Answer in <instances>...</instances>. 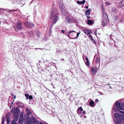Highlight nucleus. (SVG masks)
<instances>
[{"label":"nucleus","mask_w":124,"mask_h":124,"mask_svg":"<svg viewBox=\"0 0 124 124\" xmlns=\"http://www.w3.org/2000/svg\"><path fill=\"white\" fill-rule=\"evenodd\" d=\"M105 4H106L108 5H110V3H109L108 2H106V3H105Z\"/></svg>","instance_id":"58836bf2"},{"label":"nucleus","mask_w":124,"mask_h":124,"mask_svg":"<svg viewBox=\"0 0 124 124\" xmlns=\"http://www.w3.org/2000/svg\"><path fill=\"white\" fill-rule=\"evenodd\" d=\"M98 101V100L97 99H96L95 100V102H97Z\"/></svg>","instance_id":"79ce46f5"},{"label":"nucleus","mask_w":124,"mask_h":124,"mask_svg":"<svg viewBox=\"0 0 124 124\" xmlns=\"http://www.w3.org/2000/svg\"><path fill=\"white\" fill-rule=\"evenodd\" d=\"M87 22L88 24H92L93 23V21L91 20H88Z\"/></svg>","instance_id":"a878e982"},{"label":"nucleus","mask_w":124,"mask_h":124,"mask_svg":"<svg viewBox=\"0 0 124 124\" xmlns=\"http://www.w3.org/2000/svg\"><path fill=\"white\" fill-rule=\"evenodd\" d=\"M66 20L69 23H72L74 21V19L73 18H70L69 16L67 17Z\"/></svg>","instance_id":"6e6552de"},{"label":"nucleus","mask_w":124,"mask_h":124,"mask_svg":"<svg viewBox=\"0 0 124 124\" xmlns=\"http://www.w3.org/2000/svg\"><path fill=\"white\" fill-rule=\"evenodd\" d=\"M85 0H83L82 1H78L77 3L79 4H82L85 3Z\"/></svg>","instance_id":"4be33fe9"},{"label":"nucleus","mask_w":124,"mask_h":124,"mask_svg":"<svg viewBox=\"0 0 124 124\" xmlns=\"http://www.w3.org/2000/svg\"><path fill=\"white\" fill-rule=\"evenodd\" d=\"M103 20L102 21V25L103 26H104L107 25V23L108 19H103Z\"/></svg>","instance_id":"f8f14e48"},{"label":"nucleus","mask_w":124,"mask_h":124,"mask_svg":"<svg viewBox=\"0 0 124 124\" xmlns=\"http://www.w3.org/2000/svg\"><path fill=\"white\" fill-rule=\"evenodd\" d=\"M109 87L110 88H111V86H109Z\"/></svg>","instance_id":"603ef678"},{"label":"nucleus","mask_w":124,"mask_h":124,"mask_svg":"<svg viewBox=\"0 0 124 124\" xmlns=\"http://www.w3.org/2000/svg\"><path fill=\"white\" fill-rule=\"evenodd\" d=\"M25 111L26 112H28L29 111V109L28 108H26L25 109Z\"/></svg>","instance_id":"a19ab883"},{"label":"nucleus","mask_w":124,"mask_h":124,"mask_svg":"<svg viewBox=\"0 0 124 124\" xmlns=\"http://www.w3.org/2000/svg\"><path fill=\"white\" fill-rule=\"evenodd\" d=\"M40 32H39L38 31L37 32L36 34L38 37H39L40 35Z\"/></svg>","instance_id":"72a5a7b5"},{"label":"nucleus","mask_w":124,"mask_h":124,"mask_svg":"<svg viewBox=\"0 0 124 124\" xmlns=\"http://www.w3.org/2000/svg\"><path fill=\"white\" fill-rule=\"evenodd\" d=\"M96 66L98 65L99 67L100 65V60L98 57L96 56L95 61Z\"/></svg>","instance_id":"9b49d317"},{"label":"nucleus","mask_w":124,"mask_h":124,"mask_svg":"<svg viewBox=\"0 0 124 124\" xmlns=\"http://www.w3.org/2000/svg\"><path fill=\"white\" fill-rule=\"evenodd\" d=\"M5 121V120L4 119V117H3L2 118V119L1 124H4Z\"/></svg>","instance_id":"f704fd0d"},{"label":"nucleus","mask_w":124,"mask_h":124,"mask_svg":"<svg viewBox=\"0 0 124 124\" xmlns=\"http://www.w3.org/2000/svg\"><path fill=\"white\" fill-rule=\"evenodd\" d=\"M32 97L31 95L29 96L28 98H27L26 99H30V100H31L32 99Z\"/></svg>","instance_id":"c756f323"},{"label":"nucleus","mask_w":124,"mask_h":124,"mask_svg":"<svg viewBox=\"0 0 124 124\" xmlns=\"http://www.w3.org/2000/svg\"><path fill=\"white\" fill-rule=\"evenodd\" d=\"M31 33H32V35L31 36V37L33 35V34H32V32H31Z\"/></svg>","instance_id":"49530a36"},{"label":"nucleus","mask_w":124,"mask_h":124,"mask_svg":"<svg viewBox=\"0 0 124 124\" xmlns=\"http://www.w3.org/2000/svg\"><path fill=\"white\" fill-rule=\"evenodd\" d=\"M80 33V32L77 33V37H75L74 38H73V39H77L79 36V35Z\"/></svg>","instance_id":"c85d7f7f"},{"label":"nucleus","mask_w":124,"mask_h":124,"mask_svg":"<svg viewBox=\"0 0 124 124\" xmlns=\"http://www.w3.org/2000/svg\"><path fill=\"white\" fill-rule=\"evenodd\" d=\"M94 33H95V35H96L97 34H96V33H97V31H95V32H94Z\"/></svg>","instance_id":"a18cd8bd"},{"label":"nucleus","mask_w":124,"mask_h":124,"mask_svg":"<svg viewBox=\"0 0 124 124\" xmlns=\"http://www.w3.org/2000/svg\"><path fill=\"white\" fill-rule=\"evenodd\" d=\"M73 32H76L75 31L73 30L69 31V32H68V34H67V36L68 37L70 38L71 39H73V38H71L70 36V33Z\"/></svg>","instance_id":"dca6fc26"},{"label":"nucleus","mask_w":124,"mask_h":124,"mask_svg":"<svg viewBox=\"0 0 124 124\" xmlns=\"http://www.w3.org/2000/svg\"><path fill=\"white\" fill-rule=\"evenodd\" d=\"M17 104L19 107L22 108L23 107L24 105L23 103H17Z\"/></svg>","instance_id":"393cba45"},{"label":"nucleus","mask_w":124,"mask_h":124,"mask_svg":"<svg viewBox=\"0 0 124 124\" xmlns=\"http://www.w3.org/2000/svg\"><path fill=\"white\" fill-rule=\"evenodd\" d=\"M124 1L123 0L122 1L119 3L118 5V6L121 8L123 6H124Z\"/></svg>","instance_id":"412c9836"},{"label":"nucleus","mask_w":124,"mask_h":124,"mask_svg":"<svg viewBox=\"0 0 124 124\" xmlns=\"http://www.w3.org/2000/svg\"><path fill=\"white\" fill-rule=\"evenodd\" d=\"M15 2H14V3H16L15 2H16V0H15Z\"/></svg>","instance_id":"5fc2aeb1"},{"label":"nucleus","mask_w":124,"mask_h":124,"mask_svg":"<svg viewBox=\"0 0 124 124\" xmlns=\"http://www.w3.org/2000/svg\"><path fill=\"white\" fill-rule=\"evenodd\" d=\"M17 10H8L7 11H6V10H5L4 11L5 12H6L7 13H5V14L6 15H8V13H10L11 12H13L14 11H17Z\"/></svg>","instance_id":"6ab92c4d"},{"label":"nucleus","mask_w":124,"mask_h":124,"mask_svg":"<svg viewBox=\"0 0 124 124\" xmlns=\"http://www.w3.org/2000/svg\"><path fill=\"white\" fill-rule=\"evenodd\" d=\"M117 10L114 8H112L111 10V12L113 14H116L117 13Z\"/></svg>","instance_id":"2eb2a0df"},{"label":"nucleus","mask_w":124,"mask_h":124,"mask_svg":"<svg viewBox=\"0 0 124 124\" xmlns=\"http://www.w3.org/2000/svg\"><path fill=\"white\" fill-rule=\"evenodd\" d=\"M27 24L28 25V26L30 27H32L34 26L33 24H32L29 22H28L27 23Z\"/></svg>","instance_id":"5701e85b"},{"label":"nucleus","mask_w":124,"mask_h":124,"mask_svg":"<svg viewBox=\"0 0 124 124\" xmlns=\"http://www.w3.org/2000/svg\"><path fill=\"white\" fill-rule=\"evenodd\" d=\"M25 96L27 98H28L29 96V95L27 94H25Z\"/></svg>","instance_id":"e433bc0d"},{"label":"nucleus","mask_w":124,"mask_h":124,"mask_svg":"<svg viewBox=\"0 0 124 124\" xmlns=\"http://www.w3.org/2000/svg\"><path fill=\"white\" fill-rule=\"evenodd\" d=\"M123 1H124V0H123Z\"/></svg>","instance_id":"4d7b16f0"},{"label":"nucleus","mask_w":124,"mask_h":124,"mask_svg":"<svg viewBox=\"0 0 124 124\" xmlns=\"http://www.w3.org/2000/svg\"><path fill=\"white\" fill-rule=\"evenodd\" d=\"M59 7L62 13L64 14L65 13V10L64 9V7L62 4V1L59 2Z\"/></svg>","instance_id":"423d86ee"},{"label":"nucleus","mask_w":124,"mask_h":124,"mask_svg":"<svg viewBox=\"0 0 124 124\" xmlns=\"http://www.w3.org/2000/svg\"><path fill=\"white\" fill-rule=\"evenodd\" d=\"M11 103H12V104H13V102H12Z\"/></svg>","instance_id":"864d4df0"},{"label":"nucleus","mask_w":124,"mask_h":124,"mask_svg":"<svg viewBox=\"0 0 124 124\" xmlns=\"http://www.w3.org/2000/svg\"><path fill=\"white\" fill-rule=\"evenodd\" d=\"M12 124H17L14 120H12L11 121Z\"/></svg>","instance_id":"2f4dec72"},{"label":"nucleus","mask_w":124,"mask_h":124,"mask_svg":"<svg viewBox=\"0 0 124 124\" xmlns=\"http://www.w3.org/2000/svg\"><path fill=\"white\" fill-rule=\"evenodd\" d=\"M23 112H21L20 116V118L18 122L19 124H24V121L23 120Z\"/></svg>","instance_id":"0eeeda50"},{"label":"nucleus","mask_w":124,"mask_h":124,"mask_svg":"<svg viewBox=\"0 0 124 124\" xmlns=\"http://www.w3.org/2000/svg\"><path fill=\"white\" fill-rule=\"evenodd\" d=\"M22 23L18 22L17 23L16 27L18 30H21L22 28Z\"/></svg>","instance_id":"9d476101"},{"label":"nucleus","mask_w":124,"mask_h":124,"mask_svg":"<svg viewBox=\"0 0 124 124\" xmlns=\"http://www.w3.org/2000/svg\"><path fill=\"white\" fill-rule=\"evenodd\" d=\"M123 99H124V98Z\"/></svg>","instance_id":"13d9d810"},{"label":"nucleus","mask_w":124,"mask_h":124,"mask_svg":"<svg viewBox=\"0 0 124 124\" xmlns=\"http://www.w3.org/2000/svg\"><path fill=\"white\" fill-rule=\"evenodd\" d=\"M120 112L121 113L124 112V111H120Z\"/></svg>","instance_id":"8fccbe9b"},{"label":"nucleus","mask_w":124,"mask_h":124,"mask_svg":"<svg viewBox=\"0 0 124 124\" xmlns=\"http://www.w3.org/2000/svg\"><path fill=\"white\" fill-rule=\"evenodd\" d=\"M114 116L115 118L114 119V121L116 124H121L124 119V115L123 116L118 113H115Z\"/></svg>","instance_id":"f257e3e1"},{"label":"nucleus","mask_w":124,"mask_h":124,"mask_svg":"<svg viewBox=\"0 0 124 124\" xmlns=\"http://www.w3.org/2000/svg\"><path fill=\"white\" fill-rule=\"evenodd\" d=\"M116 105L118 109H119L123 110H124V102L123 103H120L116 102Z\"/></svg>","instance_id":"20e7f679"},{"label":"nucleus","mask_w":124,"mask_h":124,"mask_svg":"<svg viewBox=\"0 0 124 124\" xmlns=\"http://www.w3.org/2000/svg\"><path fill=\"white\" fill-rule=\"evenodd\" d=\"M91 71L92 72V74H94L95 73V72H96V71L95 70V69L93 67H92L91 69Z\"/></svg>","instance_id":"b1692460"},{"label":"nucleus","mask_w":124,"mask_h":124,"mask_svg":"<svg viewBox=\"0 0 124 124\" xmlns=\"http://www.w3.org/2000/svg\"><path fill=\"white\" fill-rule=\"evenodd\" d=\"M10 121V118L9 117H7V124H8Z\"/></svg>","instance_id":"cd10ccee"},{"label":"nucleus","mask_w":124,"mask_h":124,"mask_svg":"<svg viewBox=\"0 0 124 124\" xmlns=\"http://www.w3.org/2000/svg\"><path fill=\"white\" fill-rule=\"evenodd\" d=\"M92 42L93 43L96 44V42L93 39V40H92Z\"/></svg>","instance_id":"ea45409f"},{"label":"nucleus","mask_w":124,"mask_h":124,"mask_svg":"<svg viewBox=\"0 0 124 124\" xmlns=\"http://www.w3.org/2000/svg\"><path fill=\"white\" fill-rule=\"evenodd\" d=\"M82 113H83V114H85V111H84L82 112Z\"/></svg>","instance_id":"37998d69"},{"label":"nucleus","mask_w":124,"mask_h":124,"mask_svg":"<svg viewBox=\"0 0 124 124\" xmlns=\"http://www.w3.org/2000/svg\"><path fill=\"white\" fill-rule=\"evenodd\" d=\"M15 98H16V97L15 96V97H14V99H15Z\"/></svg>","instance_id":"6e6d98bb"},{"label":"nucleus","mask_w":124,"mask_h":124,"mask_svg":"<svg viewBox=\"0 0 124 124\" xmlns=\"http://www.w3.org/2000/svg\"><path fill=\"white\" fill-rule=\"evenodd\" d=\"M83 57L84 59V57L85 58V60L86 61H85V63L87 66H89L90 64V62L89 61L88 59V57L86 56H84Z\"/></svg>","instance_id":"1a4fd4ad"},{"label":"nucleus","mask_w":124,"mask_h":124,"mask_svg":"<svg viewBox=\"0 0 124 124\" xmlns=\"http://www.w3.org/2000/svg\"><path fill=\"white\" fill-rule=\"evenodd\" d=\"M109 84H106V85H109Z\"/></svg>","instance_id":"3c124183"},{"label":"nucleus","mask_w":124,"mask_h":124,"mask_svg":"<svg viewBox=\"0 0 124 124\" xmlns=\"http://www.w3.org/2000/svg\"><path fill=\"white\" fill-rule=\"evenodd\" d=\"M13 116L14 118V120L15 121H16L19 119V115H13Z\"/></svg>","instance_id":"a211bd4d"},{"label":"nucleus","mask_w":124,"mask_h":124,"mask_svg":"<svg viewBox=\"0 0 124 124\" xmlns=\"http://www.w3.org/2000/svg\"><path fill=\"white\" fill-rule=\"evenodd\" d=\"M89 39H91V40H93V38L92 37L91 35H89Z\"/></svg>","instance_id":"473e14b6"},{"label":"nucleus","mask_w":124,"mask_h":124,"mask_svg":"<svg viewBox=\"0 0 124 124\" xmlns=\"http://www.w3.org/2000/svg\"><path fill=\"white\" fill-rule=\"evenodd\" d=\"M11 112L14 115H19V108L18 107H16L15 109H12Z\"/></svg>","instance_id":"39448f33"},{"label":"nucleus","mask_w":124,"mask_h":124,"mask_svg":"<svg viewBox=\"0 0 124 124\" xmlns=\"http://www.w3.org/2000/svg\"><path fill=\"white\" fill-rule=\"evenodd\" d=\"M103 19H108V16L107 14L105 12L103 13Z\"/></svg>","instance_id":"aec40b11"},{"label":"nucleus","mask_w":124,"mask_h":124,"mask_svg":"<svg viewBox=\"0 0 124 124\" xmlns=\"http://www.w3.org/2000/svg\"><path fill=\"white\" fill-rule=\"evenodd\" d=\"M50 17L53 21V24L57 22L59 16L57 13H55V10L51 11Z\"/></svg>","instance_id":"f03ea898"},{"label":"nucleus","mask_w":124,"mask_h":124,"mask_svg":"<svg viewBox=\"0 0 124 124\" xmlns=\"http://www.w3.org/2000/svg\"><path fill=\"white\" fill-rule=\"evenodd\" d=\"M84 33L86 34L89 35L92 32L91 30H83Z\"/></svg>","instance_id":"ddd939ff"},{"label":"nucleus","mask_w":124,"mask_h":124,"mask_svg":"<svg viewBox=\"0 0 124 124\" xmlns=\"http://www.w3.org/2000/svg\"><path fill=\"white\" fill-rule=\"evenodd\" d=\"M94 104V102L93 101H91L89 102V104L91 106H93Z\"/></svg>","instance_id":"bb28decb"},{"label":"nucleus","mask_w":124,"mask_h":124,"mask_svg":"<svg viewBox=\"0 0 124 124\" xmlns=\"http://www.w3.org/2000/svg\"><path fill=\"white\" fill-rule=\"evenodd\" d=\"M15 0H16V3H17V2L18 1V0H14L13 1V3H14V2H15Z\"/></svg>","instance_id":"4c0bfd02"},{"label":"nucleus","mask_w":124,"mask_h":124,"mask_svg":"<svg viewBox=\"0 0 124 124\" xmlns=\"http://www.w3.org/2000/svg\"><path fill=\"white\" fill-rule=\"evenodd\" d=\"M91 11V10L89 9H87L85 12V15L87 16H89L90 15V12Z\"/></svg>","instance_id":"f3484780"},{"label":"nucleus","mask_w":124,"mask_h":124,"mask_svg":"<svg viewBox=\"0 0 124 124\" xmlns=\"http://www.w3.org/2000/svg\"><path fill=\"white\" fill-rule=\"evenodd\" d=\"M61 31L63 32V33H64L65 31L63 30H62Z\"/></svg>","instance_id":"c03bdc74"},{"label":"nucleus","mask_w":124,"mask_h":124,"mask_svg":"<svg viewBox=\"0 0 124 124\" xmlns=\"http://www.w3.org/2000/svg\"><path fill=\"white\" fill-rule=\"evenodd\" d=\"M88 8V6H86V7L85 8H86V9H87V8Z\"/></svg>","instance_id":"09e8293b"},{"label":"nucleus","mask_w":124,"mask_h":124,"mask_svg":"<svg viewBox=\"0 0 124 124\" xmlns=\"http://www.w3.org/2000/svg\"><path fill=\"white\" fill-rule=\"evenodd\" d=\"M27 116H29L31 114V112L30 111H29L27 112Z\"/></svg>","instance_id":"7c9ffc66"},{"label":"nucleus","mask_w":124,"mask_h":124,"mask_svg":"<svg viewBox=\"0 0 124 124\" xmlns=\"http://www.w3.org/2000/svg\"><path fill=\"white\" fill-rule=\"evenodd\" d=\"M113 109L115 112H117V110L115 107H113Z\"/></svg>","instance_id":"c9c22d12"},{"label":"nucleus","mask_w":124,"mask_h":124,"mask_svg":"<svg viewBox=\"0 0 124 124\" xmlns=\"http://www.w3.org/2000/svg\"><path fill=\"white\" fill-rule=\"evenodd\" d=\"M41 49L40 48H35V49H36V50H37V49Z\"/></svg>","instance_id":"de8ad7c7"},{"label":"nucleus","mask_w":124,"mask_h":124,"mask_svg":"<svg viewBox=\"0 0 124 124\" xmlns=\"http://www.w3.org/2000/svg\"><path fill=\"white\" fill-rule=\"evenodd\" d=\"M26 123V124H39V122L35 117L32 116L31 118L28 117Z\"/></svg>","instance_id":"7ed1b4c3"},{"label":"nucleus","mask_w":124,"mask_h":124,"mask_svg":"<svg viewBox=\"0 0 124 124\" xmlns=\"http://www.w3.org/2000/svg\"><path fill=\"white\" fill-rule=\"evenodd\" d=\"M83 110V109L81 107H79L77 110V113L78 114H80L81 113V112Z\"/></svg>","instance_id":"4468645a"}]
</instances>
